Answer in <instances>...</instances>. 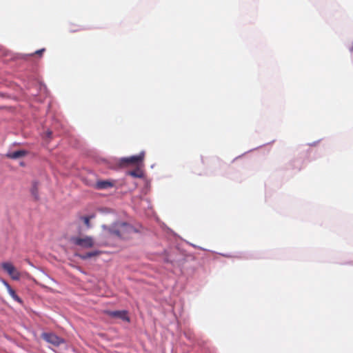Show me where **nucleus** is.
<instances>
[{
	"instance_id": "nucleus-16",
	"label": "nucleus",
	"mask_w": 353,
	"mask_h": 353,
	"mask_svg": "<svg viewBox=\"0 0 353 353\" xmlns=\"http://www.w3.org/2000/svg\"><path fill=\"white\" fill-rule=\"evenodd\" d=\"M351 51H353V46L350 48Z\"/></svg>"
},
{
	"instance_id": "nucleus-2",
	"label": "nucleus",
	"mask_w": 353,
	"mask_h": 353,
	"mask_svg": "<svg viewBox=\"0 0 353 353\" xmlns=\"http://www.w3.org/2000/svg\"><path fill=\"white\" fill-rule=\"evenodd\" d=\"M70 241L74 245L85 249L91 248L94 245V239L90 236H85L84 237L73 236L71 237Z\"/></svg>"
},
{
	"instance_id": "nucleus-4",
	"label": "nucleus",
	"mask_w": 353,
	"mask_h": 353,
	"mask_svg": "<svg viewBox=\"0 0 353 353\" xmlns=\"http://www.w3.org/2000/svg\"><path fill=\"white\" fill-rule=\"evenodd\" d=\"M41 336L46 341L54 346H59L65 342L64 339L52 332L43 333Z\"/></svg>"
},
{
	"instance_id": "nucleus-6",
	"label": "nucleus",
	"mask_w": 353,
	"mask_h": 353,
	"mask_svg": "<svg viewBox=\"0 0 353 353\" xmlns=\"http://www.w3.org/2000/svg\"><path fill=\"white\" fill-rule=\"evenodd\" d=\"M144 152H142L138 155L132 156L127 158H123L121 159V165H125V164H132L136 165L138 164L140 162H142L144 158Z\"/></svg>"
},
{
	"instance_id": "nucleus-5",
	"label": "nucleus",
	"mask_w": 353,
	"mask_h": 353,
	"mask_svg": "<svg viewBox=\"0 0 353 353\" xmlns=\"http://www.w3.org/2000/svg\"><path fill=\"white\" fill-rule=\"evenodd\" d=\"M105 313L112 318L119 319L126 322H130V321L128 312L126 310H106Z\"/></svg>"
},
{
	"instance_id": "nucleus-11",
	"label": "nucleus",
	"mask_w": 353,
	"mask_h": 353,
	"mask_svg": "<svg viewBox=\"0 0 353 353\" xmlns=\"http://www.w3.org/2000/svg\"><path fill=\"white\" fill-rule=\"evenodd\" d=\"M31 194L34 198L35 200L39 199V192H38V183L37 182H34L32 184V187L31 188Z\"/></svg>"
},
{
	"instance_id": "nucleus-14",
	"label": "nucleus",
	"mask_w": 353,
	"mask_h": 353,
	"mask_svg": "<svg viewBox=\"0 0 353 353\" xmlns=\"http://www.w3.org/2000/svg\"><path fill=\"white\" fill-rule=\"evenodd\" d=\"M44 51H45L44 48L43 49H41V50H37L35 52V54L41 55L42 54V52H44Z\"/></svg>"
},
{
	"instance_id": "nucleus-9",
	"label": "nucleus",
	"mask_w": 353,
	"mask_h": 353,
	"mask_svg": "<svg viewBox=\"0 0 353 353\" xmlns=\"http://www.w3.org/2000/svg\"><path fill=\"white\" fill-rule=\"evenodd\" d=\"M28 154V152L24 150H20L7 154V157L10 159H17L21 157H25Z\"/></svg>"
},
{
	"instance_id": "nucleus-13",
	"label": "nucleus",
	"mask_w": 353,
	"mask_h": 353,
	"mask_svg": "<svg viewBox=\"0 0 353 353\" xmlns=\"http://www.w3.org/2000/svg\"><path fill=\"white\" fill-rule=\"evenodd\" d=\"M92 218V216H82L81 217V219L83 221L84 224L86 225L87 228H90V219Z\"/></svg>"
},
{
	"instance_id": "nucleus-1",
	"label": "nucleus",
	"mask_w": 353,
	"mask_h": 353,
	"mask_svg": "<svg viewBox=\"0 0 353 353\" xmlns=\"http://www.w3.org/2000/svg\"><path fill=\"white\" fill-rule=\"evenodd\" d=\"M109 232L119 238L128 239L134 232V229L132 225L122 222L114 224Z\"/></svg>"
},
{
	"instance_id": "nucleus-10",
	"label": "nucleus",
	"mask_w": 353,
	"mask_h": 353,
	"mask_svg": "<svg viewBox=\"0 0 353 353\" xmlns=\"http://www.w3.org/2000/svg\"><path fill=\"white\" fill-rule=\"evenodd\" d=\"M101 254V251L96 250V251L87 252L84 254H77V256L80 259L85 260V259H90V258L94 257V256H99Z\"/></svg>"
},
{
	"instance_id": "nucleus-12",
	"label": "nucleus",
	"mask_w": 353,
	"mask_h": 353,
	"mask_svg": "<svg viewBox=\"0 0 353 353\" xmlns=\"http://www.w3.org/2000/svg\"><path fill=\"white\" fill-rule=\"evenodd\" d=\"M128 174L137 178H141L143 176L142 172L140 170L130 171Z\"/></svg>"
},
{
	"instance_id": "nucleus-7",
	"label": "nucleus",
	"mask_w": 353,
	"mask_h": 353,
	"mask_svg": "<svg viewBox=\"0 0 353 353\" xmlns=\"http://www.w3.org/2000/svg\"><path fill=\"white\" fill-rule=\"evenodd\" d=\"M114 186V182L113 181H98L95 183V188L98 190H105L109 189Z\"/></svg>"
},
{
	"instance_id": "nucleus-3",
	"label": "nucleus",
	"mask_w": 353,
	"mask_h": 353,
	"mask_svg": "<svg viewBox=\"0 0 353 353\" xmlns=\"http://www.w3.org/2000/svg\"><path fill=\"white\" fill-rule=\"evenodd\" d=\"M1 268L3 270L6 272L9 276L15 281H18L20 279L21 274L20 272L15 268L12 263L10 262H4L1 263Z\"/></svg>"
},
{
	"instance_id": "nucleus-8",
	"label": "nucleus",
	"mask_w": 353,
	"mask_h": 353,
	"mask_svg": "<svg viewBox=\"0 0 353 353\" xmlns=\"http://www.w3.org/2000/svg\"><path fill=\"white\" fill-rule=\"evenodd\" d=\"M3 283L6 288L8 292L11 296V297L19 303L23 304L22 299L16 294L15 291L11 288L9 283L5 280H3Z\"/></svg>"
},
{
	"instance_id": "nucleus-15",
	"label": "nucleus",
	"mask_w": 353,
	"mask_h": 353,
	"mask_svg": "<svg viewBox=\"0 0 353 353\" xmlns=\"http://www.w3.org/2000/svg\"><path fill=\"white\" fill-rule=\"evenodd\" d=\"M51 134H52L51 132H48V133H47L48 137H50Z\"/></svg>"
}]
</instances>
